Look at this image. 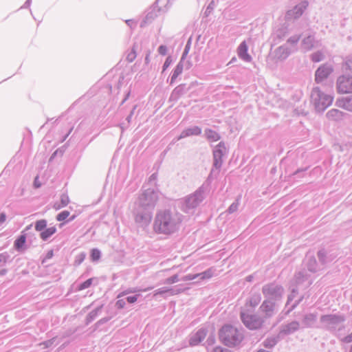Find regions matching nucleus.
I'll return each mask as SVG.
<instances>
[{
    "label": "nucleus",
    "instance_id": "1",
    "mask_svg": "<svg viewBox=\"0 0 352 352\" xmlns=\"http://www.w3.org/2000/svg\"><path fill=\"white\" fill-rule=\"evenodd\" d=\"M182 222V214L175 210H158L155 216L153 228L155 233L170 235L176 232Z\"/></svg>",
    "mask_w": 352,
    "mask_h": 352
},
{
    "label": "nucleus",
    "instance_id": "2",
    "mask_svg": "<svg viewBox=\"0 0 352 352\" xmlns=\"http://www.w3.org/2000/svg\"><path fill=\"white\" fill-rule=\"evenodd\" d=\"M219 335L221 342L230 347L239 344L243 338L242 333L230 324L223 326Z\"/></svg>",
    "mask_w": 352,
    "mask_h": 352
},
{
    "label": "nucleus",
    "instance_id": "3",
    "mask_svg": "<svg viewBox=\"0 0 352 352\" xmlns=\"http://www.w3.org/2000/svg\"><path fill=\"white\" fill-rule=\"evenodd\" d=\"M310 100L316 111L322 113L332 104L333 97L324 94L320 87H316L311 90Z\"/></svg>",
    "mask_w": 352,
    "mask_h": 352
},
{
    "label": "nucleus",
    "instance_id": "4",
    "mask_svg": "<svg viewBox=\"0 0 352 352\" xmlns=\"http://www.w3.org/2000/svg\"><path fill=\"white\" fill-rule=\"evenodd\" d=\"M208 186L203 184L194 193L186 197L182 201L181 209L186 213L190 212V210L197 207L204 199L205 192Z\"/></svg>",
    "mask_w": 352,
    "mask_h": 352
},
{
    "label": "nucleus",
    "instance_id": "5",
    "mask_svg": "<svg viewBox=\"0 0 352 352\" xmlns=\"http://www.w3.org/2000/svg\"><path fill=\"white\" fill-rule=\"evenodd\" d=\"M228 153V149L226 146L224 142H220L213 149V164L212 168L208 175V179L212 177H217L219 174L220 169L222 166L223 160V157Z\"/></svg>",
    "mask_w": 352,
    "mask_h": 352
},
{
    "label": "nucleus",
    "instance_id": "6",
    "mask_svg": "<svg viewBox=\"0 0 352 352\" xmlns=\"http://www.w3.org/2000/svg\"><path fill=\"white\" fill-rule=\"evenodd\" d=\"M157 200V192L154 189L148 188L143 190V192L140 195L137 201L135 203V206L154 210Z\"/></svg>",
    "mask_w": 352,
    "mask_h": 352
},
{
    "label": "nucleus",
    "instance_id": "7",
    "mask_svg": "<svg viewBox=\"0 0 352 352\" xmlns=\"http://www.w3.org/2000/svg\"><path fill=\"white\" fill-rule=\"evenodd\" d=\"M346 320V316L342 314H330L322 315L320 322L322 327L327 331L333 332L338 329L340 324Z\"/></svg>",
    "mask_w": 352,
    "mask_h": 352
},
{
    "label": "nucleus",
    "instance_id": "8",
    "mask_svg": "<svg viewBox=\"0 0 352 352\" xmlns=\"http://www.w3.org/2000/svg\"><path fill=\"white\" fill-rule=\"evenodd\" d=\"M132 213L137 226L144 230L151 222L153 210L135 206Z\"/></svg>",
    "mask_w": 352,
    "mask_h": 352
},
{
    "label": "nucleus",
    "instance_id": "9",
    "mask_svg": "<svg viewBox=\"0 0 352 352\" xmlns=\"http://www.w3.org/2000/svg\"><path fill=\"white\" fill-rule=\"evenodd\" d=\"M262 292L265 299L279 302L282 300L284 289L281 285L272 283L263 285Z\"/></svg>",
    "mask_w": 352,
    "mask_h": 352
},
{
    "label": "nucleus",
    "instance_id": "10",
    "mask_svg": "<svg viewBox=\"0 0 352 352\" xmlns=\"http://www.w3.org/2000/svg\"><path fill=\"white\" fill-rule=\"evenodd\" d=\"M248 311L242 310L240 313V318L243 324L250 330L261 329L264 323L263 318L257 314H249Z\"/></svg>",
    "mask_w": 352,
    "mask_h": 352
},
{
    "label": "nucleus",
    "instance_id": "11",
    "mask_svg": "<svg viewBox=\"0 0 352 352\" xmlns=\"http://www.w3.org/2000/svg\"><path fill=\"white\" fill-rule=\"evenodd\" d=\"M337 89L341 94L352 93V76L342 75L337 80Z\"/></svg>",
    "mask_w": 352,
    "mask_h": 352
},
{
    "label": "nucleus",
    "instance_id": "12",
    "mask_svg": "<svg viewBox=\"0 0 352 352\" xmlns=\"http://www.w3.org/2000/svg\"><path fill=\"white\" fill-rule=\"evenodd\" d=\"M265 318H270L278 311V302L265 299L259 307Z\"/></svg>",
    "mask_w": 352,
    "mask_h": 352
},
{
    "label": "nucleus",
    "instance_id": "13",
    "mask_svg": "<svg viewBox=\"0 0 352 352\" xmlns=\"http://www.w3.org/2000/svg\"><path fill=\"white\" fill-rule=\"evenodd\" d=\"M333 72L331 65L324 63L321 65L315 72V82L318 84L326 80Z\"/></svg>",
    "mask_w": 352,
    "mask_h": 352
},
{
    "label": "nucleus",
    "instance_id": "14",
    "mask_svg": "<svg viewBox=\"0 0 352 352\" xmlns=\"http://www.w3.org/2000/svg\"><path fill=\"white\" fill-rule=\"evenodd\" d=\"M317 256L319 261V263L322 270H324L327 265L331 263L336 257V256L331 253L330 250L324 248H322L317 252Z\"/></svg>",
    "mask_w": 352,
    "mask_h": 352
},
{
    "label": "nucleus",
    "instance_id": "15",
    "mask_svg": "<svg viewBox=\"0 0 352 352\" xmlns=\"http://www.w3.org/2000/svg\"><path fill=\"white\" fill-rule=\"evenodd\" d=\"M304 264L307 270L312 273H316L322 270V267L320 266L319 262H317L315 256L312 254H307L306 255L304 260Z\"/></svg>",
    "mask_w": 352,
    "mask_h": 352
},
{
    "label": "nucleus",
    "instance_id": "16",
    "mask_svg": "<svg viewBox=\"0 0 352 352\" xmlns=\"http://www.w3.org/2000/svg\"><path fill=\"white\" fill-rule=\"evenodd\" d=\"M296 50L297 49L290 48L287 44H284L274 50V57L278 60H283Z\"/></svg>",
    "mask_w": 352,
    "mask_h": 352
},
{
    "label": "nucleus",
    "instance_id": "17",
    "mask_svg": "<svg viewBox=\"0 0 352 352\" xmlns=\"http://www.w3.org/2000/svg\"><path fill=\"white\" fill-rule=\"evenodd\" d=\"M207 329L206 328L199 329L195 333L190 336L189 344L196 346L199 344L206 336Z\"/></svg>",
    "mask_w": 352,
    "mask_h": 352
},
{
    "label": "nucleus",
    "instance_id": "18",
    "mask_svg": "<svg viewBox=\"0 0 352 352\" xmlns=\"http://www.w3.org/2000/svg\"><path fill=\"white\" fill-rule=\"evenodd\" d=\"M189 90V87L186 86V84H180L179 85L177 86L171 92L169 101H177L179 100V98L186 94L188 91Z\"/></svg>",
    "mask_w": 352,
    "mask_h": 352
},
{
    "label": "nucleus",
    "instance_id": "19",
    "mask_svg": "<svg viewBox=\"0 0 352 352\" xmlns=\"http://www.w3.org/2000/svg\"><path fill=\"white\" fill-rule=\"evenodd\" d=\"M300 329V323L298 321H292L286 324H282L279 334L290 335Z\"/></svg>",
    "mask_w": 352,
    "mask_h": 352
},
{
    "label": "nucleus",
    "instance_id": "20",
    "mask_svg": "<svg viewBox=\"0 0 352 352\" xmlns=\"http://www.w3.org/2000/svg\"><path fill=\"white\" fill-rule=\"evenodd\" d=\"M161 11H158L156 6L153 5L152 7L150 8L148 12L146 13L145 17L140 23V27L144 28L148 24L151 23L158 15V13Z\"/></svg>",
    "mask_w": 352,
    "mask_h": 352
},
{
    "label": "nucleus",
    "instance_id": "21",
    "mask_svg": "<svg viewBox=\"0 0 352 352\" xmlns=\"http://www.w3.org/2000/svg\"><path fill=\"white\" fill-rule=\"evenodd\" d=\"M201 133V129L198 126H194L188 127L184 129L181 134L177 138V140L192 136V135H199Z\"/></svg>",
    "mask_w": 352,
    "mask_h": 352
},
{
    "label": "nucleus",
    "instance_id": "22",
    "mask_svg": "<svg viewBox=\"0 0 352 352\" xmlns=\"http://www.w3.org/2000/svg\"><path fill=\"white\" fill-rule=\"evenodd\" d=\"M317 321V314L310 313L305 314L302 320V328H312Z\"/></svg>",
    "mask_w": 352,
    "mask_h": 352
},
{
    "label": "nucleus",
    "instance_id": "23",
    "mask_svg": "<svg viewBox=\"0 0 352 352\" xmlns=\"http://www.w3.org/2000/svg\"><path fill=\"white\" fill-rule=\"evenodd\" d=\"M23 232H22L21 234L14 242V249L20 253L24 252L25 250L27 249V247L25 245L26 234H24Z\"/></svg>",
    "mask_w": 352,
    "mask_h": 352
},
{
    "label": "nucleus",
    "instance_id": "24",
    "mask_svg": "<svg viewBox=\"0 0 352 352\" xmlns=\"http://www.w3.org/2000/svg\"><path fill=\"white\" fill-rule=\"evenodd\" d=\"M319 42L316 40L313 35H309L302 41V47L306 50H311L314 47L318 46Z\"/></svg>",
    "mask_w": 352,
    "mask_h": 352
},
{
    "label": "nucleus",
    "instance_id": "25",
    "mask_svg": "<svg viewBox=\"0 0 352 352\" xmlns=\"http://www.w3.org/2000/svg\"><path fill=\"white\" fill-rule=\"evenodd\" d=\"M309 5V2L306 0L302 1L298 5H296L292 10L290 12H292V15L295 19L299 18L304 12V11L307 9Z\"/></svg>",
    "mask_w": 352,
    "mask_h": 352
},
{
    "label": "nucleus",
    "instance_id": "26",
    "mask_svg": "<svg viewBox=\"0 0 352 352\" xmlns=\"http://www.w3.org/2000/svg\"><path fill=\"white\" fill-rule=\"evenodd\" d=\"M289 30L287 25H282L279 28H278L274 33V40H278L280 41L284 39L289 34Z\"/></svg>",
    "mask_w": 352,
    "mask_h": 352
},
{
    "label": "nucleus",
    "instance_id": "27",
    "mask_svg": "<svg viewBox=\"0 0 352 352\" xmlns=\"http://www.w3.org/2000/svg\"><path fill=\"white\" fill-rule=\"evenodd\" d=\"M238 54L245 61L250 62L252 60L251 56L248 54V46L245 41L242 42L239 46Z\"/></svg>",
    "mask_w": 352,
    "mask_h": 352
},
{
    "label": "nucleus",
    "instance_id": "28",
    "mask_svg": "<svg viewBox=\"0 0 352 352\" xmlns=\"http://www.w3.org/2000/svg\"><path fill=\"white\" fill-rule=\"evenodd\" d=\"M343 115L344 113L342 111L336 109H332L327 113L326 116L329 120L339 121L342 120Z\"/></svg>",
    "mask_w": 352,
    "mask_h": 352
},
{
    "label": "nucleus",
    "instance_id": "29",
    "mask_svg": "<svg viewBox=\"0 0 352 352\" xmlns=\"http://www.w3.org/2000/svg\"><path fill=\"white\" fill-rule=\"evenodd\" d=\"M179 292H180L179 289H175L172 287H161L158 289H156L154 292L153 296H157L158 295H164L165 294H168L169 295H175V294H179Z\"/></svg>",
    "mask_w": 352,
    "mask_h": 352
},
{
    "label": "nucleus",
    "instance_id": "30",
    "mask_svg": "<svg viewBox=\"0 0 352 352\" xmlns=\"http://www.w3.org/2000/svg\"><path fill=\"white\" fill-rule=\"evenodd\" d=\"M204 136L210 142H216L221 139L220 134L211 129H205Z\"/></svg>",
    "mask_w": 352,
    "mask_h": 352
},
{
    "label": "nucleus",
    "instance_id": "31",
    "mask_svg": "<svg viewBox=\"0 0 352 352\" xmlns=\"http://www.w3.org/2000/svg\"><path fill=\"white\" fill-rule=\"evenodd\" d=\"M261 300V296L260 294H252L248 299H247L245 302V307L250 306L252 308H254L256 307Z\"/></svg>",
    "mask_w": 352,
    "mask_h": 352
},
{
    "label": "nucleus",
    "instance_id": "32",
    "mask_svg": "<svg viewBox=\"0 0 352 352\" xmlns=\"http://www.w3.org/2000/svg\"><path fill=\"white\" fill-rule=\"evenodd\" d=\"M184 63L179 61L177 63V66L175 67V68L173 72L171 78H170V85H173L175 82L177 78L182 73V72L184 70Z\"/></svg>",
    "mask_w": 352,
    "mask_h": 352
},
{
    "label": "nucleus",
    "instance_id": "33",
    "mask_svg": "<svg viewBox=\"0 0 352 352\" xmlns=\"http://www.w3.org/2000/svg\"><path fill=\"white\" fill-rule=\"evenodd\" d=\"M56 232V228L55 226H52L50 228H46L43 232L40 234L41 239L45 241L48 240L54 233Z\"/></svg>",
    "mask_w": 352,
    "mask_h": 352
},
{
    "label": "nucleus",
    "instance_id": "34",
    "mask_svg": "<svg viewBox=\"0 0 352 352\" xmlns=\"http://www.w3.org/2000/svg\"><path fill=\"white\" fill-rule=\"evenodd\" d=\"M102 308V306H99L96 307L95 309L92 310L86 317L85 319V324L88 325L89 323H91L94 320L96 319V318L99 315V314L101 312V309Z\"/></svg>",
    "mask_w": 352,
    "mask_h": 352
},
{
    "label": "nucleus",
    "instance_id": "35",
    "mask_svg": "<svg viewBox=\"0 0 352 352\" xmlns=\"http://www.w3.org/2000/svg\"><path fill=\"white\" fill-rule=\"evenodd\" d=\"M69 203V198L68 195L65 193H63L60 195V200L59 203H55L54 205V208L56 210H59L63 207H65Z\"/></svg>",
    "mask_w": 352,
    "mask_h": 352
},
{
    "label": "nucleus",
    "instance_id": "36",
    "mask_svg": "<svg viewBox=\"0 0 352 352\" xmlns=\"http://www.w3.org/2000/svg\"><path fill=\"white\" fill-rule=\"evenodd\" d=\"M308 279V274L305 270H300L295 274V281L297 285L302 284Z\"/></svg>",
    "mask_w": 352,
    "mask_h": 352
},
{
    "label": "nucleus",
    "instance_id": "37",
    "mask_svg": "<svg viewBox=\"0 0 352 352\" xmlns=\"http://www.w3.org/2000/svg\"><path fill=\"white\" fill-rule=\"evenodd\" d=\"M169 1L170 0H157L153 6H156L158 11L164 12L168 10Z\"/></svg>",
    "mask_w": 352,
    "mask_h": 352
},
{
    "label": "nucleus",
    "instance_id": "38",
    "mask_svg": "<svg viewBox=\"0 0 352 352\" xmlns=\"http://www.w3.org/2000/svg\"><path fill=\"white\" fill-rule=\"evenodd\" d=\"M278 342V337L267 338V339H265L264 340L263 346L265 348L272 349V347H274L277 344Z\"/></svg>",
    "mask_w": 352,
    "mask_h": 352
},
{
    "label": "nucleus",
    "instance_id": "39",
    "mask_svg": "<svg viewBox=\"0 0 352 352\" xmlns=\"http://www.w3.org/2000/svg\"><path fill=\"white\" fill-rule=\"evenodd\" d=\"M214 270L212 268H209L206 271L197 274V276L199 280H205L211 278L213 276Z\"/></svg>",
    "mask_w": 352,
    "mask_h": 352
},
{
    "label": "nucleus",
    "instance_id": "40",
    "mask_svg": "<svg viewBox=\"0 0 352 352\" xmlns=\"http://www.w3.org/2000/svg\"><path fill=\"white\" fill-rule=\"evenodd\" d=\"M47 225V220L40 219L34 223V228L38 232H43L46 228Z\"/></svg>",
    "mask_w": 352,
    "mask_h": 352
},
{
    "label": "nucleus",
    "instance_id": "41",
    "mask_svg": "<svg viewBox=\"0 0 352 352\" xmlns=\"http://www.w3.org/2000/svg\"><path fill=\"white\" fill-rule=\"evenodd\" d=\"M300 38V35H294L287 39L286 44H290L292 45V47H289L290 48L296 49V45L298 43Z\"/></svg>",
    "mask_w": 352,
    "mask_h": 352
},
{
    "label": "nucleus",
    "instance_id": "42",
    "mask_svg": "<svg viewBox=\"0 0 352 352\" xmlns=\"http://www.w3.org/2000/svg\"><path fill=\"white\" fill-rule=\"evenodd\" d=\"M324 56L323 53L321 52L320 51L314 52L311 55V60L314 63H318V62L324 59Z\"/></svg>",
    "mask_w": 352,
    "mask_h": 352
},
{
    "label": "nucleus",
    "instance_id": "43",
    "mask_svg": "<svg viewBox=\"0 0 352 352\" xmlns=\"http://www.w3.org/2000/svg\"><path fill=\"white\" fill-rule=\"evenodd\" d=\"M136 47L137 45L134 44L132 47L131 51L127 54L126 58L129 63H131L135 59L137 56Z\"/></svg>",
    "mask_w": 352,
    "mask_h": 352
},
{
    "label": "nucleus",
    "instance_id": "44",
    "mask_svg": "<svg viewBox=\"0 0 352 352\" xmlns=\"http://www.w3.org/2000/svg\"><path fill=\"white\" fill-rule=\"evenodd\" d=\"M101 256V252L97 249L94 248L91 250L90 257L92 261H98Z\"/></svg>",
    "mask_w": 352,
    "mask_h": 352
},
{
    "label": "nucleus",
    "instance_id": "45",
    "mask_svg": "<svg viewBox=\"0 0 352 352\" xmlns=\"http://www.w3.org/2000/svg\"><path fill=\"white\" fill-rule=\"evenodd\" d=\"M343 107L347 111L352 112V96L346 97L344 100Z\"/></svg>",
    "mask_w": 352,
    "mask_h": 352
},
{
    "label": "nucleus",
    "instance_id": "46",
    "mask_svg": "<svg viewBox=\"0 0 352 352\" xmlns=\"http://www.w3.org/2000/svg\"><path fill=\"white\" fill-rule=\"evenodd\" d=\"M94 279H95L94 278H91L87 279L85 282L80 283L78 285V290H83L87 288H89L91 285L92 282Z\"/></svg>",
    "mask_w": 352,
    "mask_h": 352
},
{
    "label": "nucleus",
    "instance_id": "47",
    "mask_svg": "<svg viewBox=\"0 0 352 352\" xmlns=\"http://www.w3.org/2000/svg\"><path fill=\"white\" fill-rule=\"evenodd\" d=\"M70 212L67 210H63L57 214L56 219L58 221H63L65 220L69 216Z\"/></svg>",
    "mask_w": 352,
    "mask_h": 352
},
{
    "label": "nucleus",
    "instance_id": "48",
    "mask_svg": "<svg viewBox=\"0 0 352 352\" xmlns=\"http://www.w3.org/2000/svg\"><path fill=\"white\" fill-rule=\"evenodd\" d=\"M85 257H86V254L85 252H81L79 254H78L76 256V258L74 261V265H80L84 261Z\"/></svg>",
    "mask_w": 352,
    "mask_h": 352
},
{
    "label": "nucleus",
    "instance_id": "49",
    "mask_svg": "<svg viewBox=\"0 0 352 352\" xmlns=\"http://www.w3.org/2000/svg\"><path fill=\"white\" fill-rule=\"evenodd\" d=\"M214 1H212L209 4L208 6H207L204 13V16L205 17H207L208 16L211 12L213 11L214 8Z\"/></svg>",
    "mask_w": 352,
    "mask_h": 352
},
{
    "label": "nucleus",
    "instance_id": "50",
    "mask_svg": "<svg viewBox=\"0 0 352 352\" xmlns=\"http://www.w3.org/2000/svg\"><path fill=\"white\" fill-rule=\"evenodd\" d=\"M111 319L110 317H104L97 321L94 324V331L98 329L102 324L107 322Z\"/></svg>",
    "mask_w": 352,
    "mask_h": 352
},
{
    "label": "nucleus",
    "instance_id": "51",
    "mask_svg": "<svg viewBox=\"0 0 352 352\" xmlns=\"http://www.w3.org/2000/svg\"><path fill=\"white\" fill-rule=\"evenodd\" d=\"M238 207H239V201H238V200H236L234 202H233L230 206V207L227 210V212L230 214H232L237 210Z\"/></svg>",
    "mask_w": 352,
    "mask_h": 352
},
{
    "label": "nucleus",
    "instance_id": "52",
    "mask_svg": "<svg viewBox=\"0 0 352 352\" xmlns=\"http://www.w3.org/2000/svg\"><path fill=\"white\" fill-rule=\"evenodd\" d=\"M177 281H179L178 275L177 274H175V275H173V276L166 278L165 280V281H164V283H166V284H173V283H177Z\"/></svg>",
    "mask_w": 352,
    "mask_h": 352
},
{
    "label": "nucleus",
    "instance_id": "53",
    "mask_svg": "<svg viewBox=\"0 0 352 352\" xmlns=\"http://www.w3.org/2000/svg\"><path fill=\"white\" fill-rule=\"evenodd\" d=\"M298 294V289H292V292H291V294L288 296V298H287V304H289L291 301L293 300V299Z\"/></svg>",
    "mask_w": 352,
    "mask_h": 352
},
{
    "label": "nucleus",
    "instance_id": "54",
    "mask_svg": "<svg viewBox=\"0 0 352 352\" xmlns=\"http://www.w3.org/2000/svg\"><path fill=\"white\" fill-rule=\"evenodd\" d=\"M9 258H10V255L6 252L0 254V263H3V264L6 263V262L8 261Z\"/></svg>",
    "mask_w": 352,
    "mask_h": 352
},
{
    "label": "nucleus",
    "instance_id": "55",
    "mask_svg": "<svg viewBox=\"0 0 352 352\" xmlns=\"http://www.w3.org/2000/svg\"><path fill=\"white\" fill-rule=\"evenodd\" d=\"M198 276H197V274H187L184 276H183L181 280L182 281H188V280H195L196 278H197Z\"/></svg>",
    "mask_w": 352,
    "mask_h": 352
},
{
    "label": "nucleus",
    "instance_id": "56",
    "mask_svg": "<svg viewBox=\"0 0 352 352\" xmlns=\"http://www.w3.org/2000/svg\"><path fill=\"white\" fill-rule=\"evenodd\" d=\"M173 63V58L170 56H168L163 65V71H165Z\"/></svg>",
    "mask_w": 352,
    "mask_h": 352
},
{
    "label": "nucleus",
    "instance_id": "57",
    "mask_svg": "<svg viewBox=\"0 0 352 352\" xmlns=\"http://www.w3.org/2000/svg\"><path fill=\"white\" fill-rule=\"evenodd\" d=\"M344 67L345 70L352 72V60L348 59L344 62Z\"/></svg>",
    "mask_w": 352,
    "mask_h": 352
},
{
    "label": "nucleus",
    "instance_id": "58",
    "mask_svg": "<svg viewBox=\"0 0 352 352\" xmlns=\"http://www.w3.org/2000/svg\"><path fill=\"white\" fill-rule=\"evenodd\" d=\"M126 305V300L120 299L116 302V306L118 309H123Z\"/></svg>",
    "mask_w": 352,
    "mask_h": 352
},
{
    "label": "nucleus",
    "instance_id": "59",
    "mask_svg": "<svg viewBox=\"0 0 352 352\" xmlns=\"http://www.w3.org/2000/svg\"><path fill=\"white\" fill-rule=\"evenodd\" d=\"M158 52L161 55H166L167 53V47L166 45H162L158 47Z\"/></svg>",
    "mask_w": 352,
    "mask_h": 352
},
{
    "label": "nucleus",
    "instance_id": "60",
    "mask_svg": "<svg viewBox=\"0 0 352 352\" xmlns=\"http://www.w3.org/2000/svg\"><path fill=\"white\" fill-rule=\"evenodd\" d=\"M138 296L139 295H134V296H128V297L126 298V300L129 303H134L135 302L137 301Z\"/></svg>",
    "mask_w": 352,
    "mask_h": 352
},
{
    "label": "nucleus",
    "instance_id": "61",
    "mask_svg": "<svg viewBox=\"0 0 352 352\" xmlns=\"http://www.w3.org/2000/svg\"><path fill=\"white\" fill-rule=\"evenodd\" d=\"M341 341L344 343L352 342V333L342 338Z\"/></svg>",
    "mask_w": 352,
    "mask_h": 352
},
{
    "label": "nucleus",
    "instance_id": "62",
    "mask_svg": "<svg viewBox=\"0 0 352 352\" xmlns=\"http://www.w3.org/2000/svg\"><path fill=\"white\" fill-rule=\"evenodd\" d=\"M56 340V338H53L50 340H46L43 342V344L46 348L50 347Z\"/></svg>",
    "mask_w": 352,
    "mask_h": 352
},
{
    "label": "nucleus",
    "instance_id": "63",
    "mask_svg": "<svg viewBox=\"0 0 352 352\" xmlns=\"http://www.w3.org/2000/svg\"><path fill=\"white\" fill-rule=\"evenodd\" d=\"M213 352H231L229 349L221 346H217L213 349Z\"/></svg>",
    "mask_w": 352,
    "mask_h": 352
},
{
    "label": "nucleus",
    "instance_id": "64",
    "mask_svg": "<svg viewBox=\"0 0 352 352\" xmlns=\"http://www.w3.org/2000/svg\"><path fill=\"white\" fill-rule=\"evenodd\" d=\"M53 255H54V252L52 250L48 251L45 258L43 260L42 262L44 263L46 260L52 258Z\"/></svg>",
    "mask_w": 352,
    "mask_h": 352
}]
</instances>
